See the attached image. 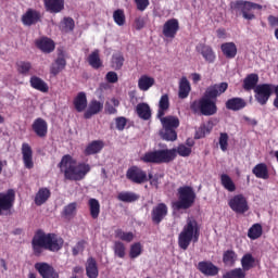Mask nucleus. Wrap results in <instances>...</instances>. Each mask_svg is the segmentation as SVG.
<instances>
[{"label": "nucleus", "mask_w": 278, "mask_h": 278, "mask_svg": "<svg viewBox=\"0 0 278 278\" xmlns=\"http://www.w3.org/2000/svg\"><path fill=\"white\" fill-rule=\"evenodd\" d=\"M227 88H229V84L220 83L211 85L207 87L204 97L200 100H195L190 104V110L193 114H201L202 116H214L218 112V106L216 102L212 99H216L227 92Z\"/></svg>", "instance_id": "nucleus-1"}, {"label": "nucleus", "mask_w": 278, "mask_h": 278, "mask_svg": "<svg viewBox=\"0 0 278 278\" xmlns=\"http://www.w3.org/2000/svg\"><path fill=\"white\" fill-rule=\"evenodd\" d=\"M63 247L64 239L62 237L53 232L47 233L42 229H38L31 239L33 253L36 257H40L45 251L58 253V251H62Z\"/></svg>", "instance_id": "nucleus-2"}, {"label": "nucleus", "mask_w": 278, "mask_h": 278, "mask_svg": "<svg viewBox=\"0 0 278 278\" xmlns=\"http://www.w3.org/2000/svg\"><path fill=\"white\" fill-rule=\"evenodd\" d=\"M177 153L180 157H190L192 148H188L186 144H179L173 149L148 151L140 157V161L143 164H170L177 157Z\"/></svg>", "instance_id": "nucleus-3"}, {"label": "nucleus", "mask_w": 278, "mask_h": 278, "mask_svg": "<svg viewBox=\"0 0 278 278\" xmlns=\"http://www.w3.org/2000/svg\"><path fill=\"white\" fill-rule=\"evenodd\" d=\"M59 168L67 181H81L86 179V175L91 170L90 164L84 162L77 163V160L71 156V154L62 156Z\"/></svg>", "instance_id": "nucleus-4"}, {"label": "nucleus", "mask_w": 278, "mask_h": 278, "mask_svg": "<svg viewBox=\"0 0 278 278\" xmlns=\"http://www.w3.org/2000/svg\"><path fill=\"white\" fill-rule=\"evenodd\" d=\"M201 236V228L195 219H188L187 224L184 226L181 232L178 236V247L182 251H188L190 243L197 244Z\"/></svg>", "instance_id": "nucleus-5"}, {"label": "nucleus", "mask_w": 278, "mask_h": 278, "mask_svg": "<svg viewBox=\"0 0 278 278\" xmlns=\"http://www.w3.org/2000/svg\"><path fill=\"white\" fill-rule=\"evenodd\" d=\"M197 201V193L191 186H182L178 188V200L173 202L172 207L175 212L180 210H190Z\"/></svg>", "instance_id": "nucleus-6"}, {"label": "nucleus", "mask_w": 278, "mask_h": 278, "mask_svg": "<svg viewBox=\"0 0 278 278\" xmlns=\"http://www.w3.org/2000/svg\"><path fill=\"white\" fill-rule=\"evenodd\" d=\"M159 118L163 127L160 130V136L162 140H166V142H175V140H177V129L179 128L180 125L179 117L168 115Z\"/></svg>", "instance_id": "nucleus-7"}, {"label": "nucleus", "mask_w": 278, "mask_h": 278, "mask_svg": "<svg viewBox=\"0 0 278 278\" xmlns=\"http://www.w3.org/2000/svg\"><path fill=\"white\" fill-rule=\"evenodd\" d=\"M232 10H240L245 21H254L255 13L253 10H262V4L247 0H238L231 5Z\"/></svg>", "instance_id": "nucleus-8"}, {"label": "nucleus", "mask_w": 278, "mask_h": 278, "mask_svg": "<svg viewBox=\"0 0 278 278\" xmlns=\"http://www.w3.org/2000/svg\"><path fill=\"white\" fill-rule=\"evenodd\" d=\"M275 90V85L273 84H261L257 85L254 89V99L260 105H266L273 92Z\"/></svg>", "instance_id": "nucleus-9"}, {"label": "nucleus", "mask_w": 278, "mask_h": 278, "mask_svg": "<svg viewBox=\"0 0 278 278\" xmlns=\"http://www.w3.org/2000/svg\"><path fill=\"white\" fill-rule=\"evenodd\" d=\"M14 201H16V191L14 189L0 192V216H3L4 212H10L14 207Z\"/></svg>", "instance_id": "nucleus-10"}, {"label": "nucleus", "mask_w": 278, "mask_h": 278, "mask_svg": "<svg viewBox=\"0 0 278 278\" xmlns=\"http://www.w3.org/2000/svg\"><path fill=\"white\" fill-rule=\"evenodd\" d=\"M126 179H128V181H131V184H137L139 186L142 184H147V170L142 169V167L134 165L127 169Z\"/></svg>", "instance_id": "nucleus-11"}, {"label": "nucleus", "mask_w": 278, "mask_h": 278, "mask_svg": "<svg viewBox=\"0 0 278 278\" xmlns=\"http://www.w3.org/2000/svg\"><path fill=\"white\" fill-rule=\"evenodd\" d=\"M228 205L236 214H245V212H249V202L242 194H237L230 199Z\"/></svg>", "instance_id": "nucleus-12"}, {"label": "nucleus", "mask_w": 278, "mask_h": 278, "mask_svg": "<svg viewBox=\"0 0 278 278\" xmlns=\"http://www.w3.org/2000/svg\"><path fill=\"white\" fill-rule=\"evenodd\" d=\"M167 216L168 206L166 203H159L151 211V220L154 225H160Z\"/></svg>", "instance_id": "nucleus-13"}, {"label": "nucleus", "mask_w": 278, "mask_h": 278, "mask_svg": "<svg viewBox=\"0 0 278 278\" xmlns=\"http://www.w3.org/2000/svg\"><path fill=\"white\" fill-rule=\"evenodd\" d=\"M35 269L42 278H60V274L49 263L39 262L35 264Z\"/></svg>", "instance_id": "nucleus-14"}, {"label": "nucleus", "mask_w": 278, "mask_h": 278, "mask_svg": "<svg viewBox=\"0 0 278 278\" xmlns=\"http://www.w3.org/2000/svg\"><path fill=\"white\" fill-rule=\"evenodd\" d=\"M41 21H42V14L40 13V11L36 9H28L22 15V23L27 27H31V25H37V23H40Z\"/></svg>", "instance_id": "nucleus-15"}, {"label": "nucleus", "mask_w": 278, "mask_h": 278, "mask_svg": "<svg viewBox=\"0 0 278 278\" xmlns=\"http://www.w3.org/2000/svg\"><path fill=\"white\" fill-rule=\"evenodd\" d=\"M31 129L37 138H47V134H49V124L45 118L38 117L33 122Z\"/></svg>", "instance_id": "nucleus-16"}, {"label": "nucleus", "mask_w": 278, "mask_h": 278, "mask_svg": "<svg viewBox=\"0 0 278 278\" xmlns=\"http://www.w3.org/2000/svg\"><path fill=\"white\" fill-rule=\"evenodd\" d=\"M22 160L25 168L28 170L34 168V150L27 142L22 143Z\"/></svg>", "instance_id": "nucleus-17"}, {"label": "nucleus", "mask_w": 278, "mask_h": 278, "mask_svg": "<svg viewBox=\"0 0 278 278\" xmlns=\"http://www.w3.org/2000/svg\"><path fill=\"white\" fill-rule=\"evenodd\" d=\"M195 51L198 53H201L202 58L208 64H214V62L216 61V53L214 52V49L211 48V46H207L205 43H199L195 47Z\"/></svg>", "instance_id": "nucleus-18"}, {"label": "nucleus", "mask_w": 278, "mask_h": 278, "mask_svg": "<svg viewBox=\"0 0 278 278\" xmlns=\"http://www.w3.org/2000/svg\"><path fill=\"white\" fill-rule=\"evenodd\" d=\"M177 31H179V20L177 18L167 20L163 25V36L165 38H175Z\"/></svg>", "instance_id": "nucleus-19"}, {"label": "nucleus", "mask_w": 278, "mask_h": 278, "mask_svg": "<svg viewBox=\"0 0 278 278\" xmlns=\"http://www.w3.org/2000/svg\"><path fill=\"white\" fill-rule=\"evenodd\" d=\"M198 270L205 275V277H216L218 275V267L210 261H201L198 263Z\"/></svg>", "instance_id": "nucleus-20"}, {"label": "nucleus", "mask_w": 278, "mask_h": 278, "mask_svg": "<svg viewBox=\"0 0 278 278\" xmlns=\"http://www.w3.org/2000/svg\"><path fill=\"white\" fill-rule=\"evenodd\" d=\"M35 45L42 53H53L55 51V42L48 37H41L35 41Z\"/></svg>", "instance_id": "nucleus-21"}, {"label": "nucleus", "mask_w": 278, "mask_h": 278, "mask_svg": "<svg viewBox=\"0 0 278 278\" xmlns=\"http://www.w3.org/2000/svg\"><path fill=\"white\" fill-rule=\"evenodd\" d=\"M64 0H43L46 12L49 14H60L64 10Z\"/></svg>", "instance_id": "nucleus-22"}, {"label": "nucleus", "mask_w": 278, "mask_h": 278, "mask_svg": "<svg viewBox=\"0 0 278 278\" xmlns=\"http://www.w3.org/2000/svg\"><path fill=\"white\" fill-rule=\"evenodd\" d=\"M226 110H230L231 112H240V110H244L248 103L247 100L240 97L230 98L225 103Z\"/></svg>", "instance_id": "nucleus-23"}, {"label": "nucleus", "mask_w": 278, "mask_h": 278, "mask_svg": "<svg viewBox=\"0 0 278 278\" xmlns=\"http://www.w3.org/2000/svg\"><path fill=\"white\" fill-rule=\"evenodd\" d=\"M86 275L88 278H99V265L97 260L92 256L87 258Z\"/></svg>", "instance_id": "nucleus-24"}, {"label": "nucleus", "mask_w": 278, "mask_h": 278, "mask_svg": "<svg viewBox=\"0 0 278 278\" xmlns=\"http://www.w3.org/2000/svg\"><path fill=\"white\" fill-rule=\"evenodd\" d=\"M105 147V142L103 140H93L91 141L85 149V155H97V153H101L103 148Z\"/></svg>", "instance_id": "nucleus-25"}, {"label": "nucleus", "mask_w": 278, "mask_h": 278, "mask_svg": "<svg viewBox=\"0 0 278 278\" xmlns=\"http://www.w3.org/2000/svg\"><path fill=\"white\" fill-rule=\"evenodd\" d=\"M103 110V102L98 100H91L89 103L88 110L84 113V118L89 119L94 116V114H99Z\"/></svg>", "instance_id": "nucleus-26"}, {"label": "nucleus", "mask_w": 278, "mask_h": 278, "mask_svg": "<svg viewBox=\"0 0 278 278\" xmlns=\"http://www.w3.org/2000/svg\"><path fill=\"white\" fill-rule=\"evenodd\" d=\"M260 81V76L257 74H249L244 79H243V90L247 92H251V90H255L257 88V84Z\"/></svg>", "instance_id": "nucleus-27"}, {"label": "nucleus", "mask_w": 278, "mask_h": 278, "mask_svg": "<svg viewBox=\"0 0 278 278\" xmlns=\"http://www.w3.org/2000/svg\"><path fill=\"white\" fill-rule=\"evenodd\" d=\"M220 49L227 60H233L238 55V47L235 42H225L220 46Z\"/></svg>", "instance_id": "nucleus-28"}, {"label": "nucleus", "mask_w": 278, "mask_h": 278, "mask_svg": "<svg viewBox=\"0 0 278 278\" xmlns=\"http://www.w3.org/2000/svg\"><path fill=\"white\" fill-rule=\"evenodd\" d=\"M137 116L141 118V121H150L151 119V106L146 102L138 103L136 106Z\"/></svg>", "instance_id": "nucleus-29"}, {"label": "nucleus", "mask_w": 278, "mask_h": 278, "mask_svg": "<svg viewBox=\"0 0 278 278\" xmlns=\"http://www.w3.org/2000/svg\"><path fill=\"white\" fill-rule=\"evenodd\" d=\"M170 109V99L168 94L165 93L161 97L159 101V110H157V118H162V116H166V112Z\"/></svg>", "instance_id": "nucleus-30"}, {"label": "nucleus", "mask_w": 278, "mask_h": 278, "mask_svg": "<svg viewBox=\"0 0 278 278\" xmlns=\"http://www.w3.org/2000/svg\"><path fill=\"white\" fill-rule=\"evenodd\" d=\"M253 175L257 179H269L268 165L266 163H258L252 169Z\"/></svg>", "instance_id": "nucleus-31"}, {"label": "nucleus", "mask_w": 278, "mask_h": 278, "mask_svg": "<svg viewBox=\"0 0 278 278\" xmlns=\"http://www.w3.org/2000/svg\"><path fill=\"white\" fill-rule=\"evenodd\" d=\"M88 207L91 218L97 220V218H99V214H101V203H99V200L90 198L88 200Z\"/></svg>", "instance_id": "nucleus-32"}, {"label": "nucleus", "mask_w": 278, "mask_h": 278, "mask_svg": "<svg viewBox=\"0 0 278 278\" xmlns=\"http://www.w3.org/2000/svg\"><path fill=\"white\" fill-rule=\"evenodd\" d=\"M152 86H155V78L151 76L142 75L138 80V88L142 92H147Z\"/></svg>", "instance_id": "nucleus-33"}, {"label": "nucleus", "mask_w": 278, "mask_h": 278, "mask_svg": "<svg viewBox=\"0 0 278 278\" xmlns=\"http://www.w3.org/2000/svg\"><path fill=\"white\" fill-rule=\"evenodd\" d=\"M65 68H66V59H64V56H59L54 61V63H52L50 67V73L55 77L56 75H60V73H62Z\"/></svg>", "instance_id": "nucleus-34"}, {"label": "nucleus", "mask_w": 278, "mask_h": 278, "mask_svg": "<svg viewBox=\"0 0 278 278\" xmlns=\"http://www.w3.org/2000/svg\"><path fill=\"white\" fill-rule=\"evenodd\" d=\"M50 198L51 190H49L48 188H40L35 195V204L38 206L45 205V202L49 201Z\"/></svg>", "instance_id": "nucleus-35"}, {"label": "nucleus", "mask_w": 278, "mask_h": 278, "mask_svg": "<svg viewBox=\"0 0 278 278\" xmlns=\"http://www.w3.org/2000/svg\"><path fill=\"white\" fill-rule=\"evenodd\" d=\"M74 108L78 112H84L88 108V99L86 98V92H79L74 99Z\"/></svg>", "instance_id": "nucleus-36"}, {"label": "nucleus", "mask_w": 278, "mask_h": 278, "mask_svg": "<svg viewBox=\"0 0 278 278\" xmlns=\"http://www.w3.org/2000/svg\"><path fill=\"white\" fill-rule=\"evenodd\" d=\"M30 86L39 92H49V85L38 76L30 77Z\"/></svg>", "instance_id": "nucleus-37"}, {"label": "nucleus", "mask_w": 278, "mask_h": 278, "mask_svg": "<svg viewBox=\"0 0 278 278\" xmlns=\"http://www.w3.org/2000/svg\"><path fill=\"white\" fill-rule=\"evenodd\" d=\"M241 270L244 273L251 270V268H255V257H253V254L247 253L241 257Z\"/></svg>", "instance_id": "nucleus-38"}, {"label": "nucleus", "mask_w": 278, "mask_h": 278, "mask_svg": "<svg viewBox=\"0 0 278 278\" xmlns=\"http://www.w3.org/2000/svg\"><path fill=\"white\" fill-rule=\"evenodd\" d=\"M190 81H188V78L182 77L179 83V90H178V97L179 99H188V96L190 94Z\"/></svg>", "instance_id": "nucleus-39"}, {"label": "nucleus", "mask_w": 278, "mask_h": 278, "mask_svg": "<svg viewBox=\"0 0 278 278\" xmlns=\"http://www.w3.org/2000/svg\"><path fill=\"white\" fill-rule=\"evenodd\" d=\"M112 249L115 257H118L119 260H125V256L127 255V248L125 247L123 241H114Z\"/></svg>", "instance_id": "nucleus-40"}, {"label": "nucleus", "mask_w": 278, "mask_h": 278, "mask_svg": "<svg viewBox=\"0 0 278 278\" xmlns=\"http://www.w3.org/2000/svg\"><path fill=\"white\" fill-rule=\"evenodd\" d=\"M115 238L117 240H121L119 242H134V238H136V235H134L132 231H125L121 228L115 230Z\"/></svg>", "instance_id": "nucleus-41"}, {"label": "nucleus", "mask_w": 278, "mask_h": 278, "mask_svg": "<svg viewBox=\"0 0 278 278\" xmlns=\"http://www.w3.org/2000/svg\"><path fill=\"white\" fill-rule=\"evenodd\" d=\"M223 262L225 266H236V262H238V254L233 250H227L223 254Z\"/></svg>", "instance_id": "nucleus-42"}, {"label": "nucleus", "mask_w": 278, "mask_h": 278, "mask_svg": "<svg viewBox=\"0 0 278 278\" xmlns=\"http://www.w3.org/2000/svg\"><path fill=\"white\" fill-rule=\"evenodd\" d=\"M61 214L63 218H66V220L75 218V215L77 214V202H72L65 205Z\"/></svg>", "instance_id": "nucleus-43"}, {"label": "nucleus", "mask_w": 278, "mask_h": 278, "mask_svg": "<svg viewBox=\"0 0 278 278\" xmlns=\"http://www.w3.org/2000/svg\"><path fill=\"white\" fill-rule=\"evenodd\" d=\"M117 199L123 203H135V201H138V199H140V195L131 191H122L117 194Z\"/></svg>", "instance_id": "nucleus-44"}, {"label": "nucleus", "mask_w": 278, "mask_h": 278, "mask_svg": "<svg viewBox=\"0 0 278 278\" xmlns=\"http://www.w3.org/2000/svg\"><path fill=\"white\" fill-rule=\"evenodd\" d=\"M220 184L225 190L228 192H236V182L231 179V177L227 174L220 175Z\"/></svg>", "instance_id": "nucleus-45"}, {"label": "nucleus", "mask_w": 278, "mask_h": 278, "mask_svg": "<svg viewBox=\"0 0 278 278\" xmlns=\"http://www.w3.org/2000/svg\"><path fill=\"white\" fill-rule=\"evenodd\" d=\"M262 233H264L262 224H253L248 230V238H250V240H257L262 238Z\"/></svg>", "instance_id": "nucleus-46"}, {"label": "nucleus", "mask_w": 278, "mask_h": 278, "mask_svg": "<svg viewBox=\"0 0 278 278\" xmlns=\"http://www.w3.org/2000/svg\"><path fill=\"white\" fill-rule=\"evenodd\" d=\"M88 63L92 68H101L103 66V62H101V56H99V50H94L88 56Z\"/></svg>", "instance_id": "nucleus-47"}, {"label": "nucleus", "mask_w": 278, "mask_h": 278, "mask_svg": "<svg viewBox=\"0 0 278 278\" xmlns=\"http://www.w3.org/2000/svg\"><path fill=\"white\" fill-rule=\"evenodd\" d=\"M16 67L20 75H24V77H27V75H29V71H31V62L20 61L16 63Z\"/></svg>", "instance_id": "nucleus-48"}, {"label": "nucleus", "mask_w": 278, "mask_h": 278, "mask_svg": "<svg viewBox=\"0 0 278 278\" xmlns=\"http://www.w3.org/2000/svg\"><path fill=\"white\" fill-rule=\"evenodd\" d=\"M142 243L135 242L130 245L129 250V257L130 260H136L137 257H140L142 255Z\"/></svg>", "instance_id": "nucleus-49"}, {"label": "nucleus", "mask_w": 278, "mask_h": 278, "mask_svg": "<svg viewBox=\"0 0 278 278\" xmlns=\"http://www.w3.org/2000/svg\"><path fill=\"white\" fill-rule=\"evenodd\" d=\"M113 21L118 25V27H123L126 23L125 11L123 9H117L113 12Z\"/></svg>", "instance_id": "nucleus-50"}, {"label": "nucleus", "mask_w": 278, "mask_h": 278, "mask_svg": "<svg viewBox=\"0 0 278 278\" xmlns=\"http://www.w3.org/2000/svg\"><path fill=\"white\" fill-rule=\"evenodd\" d=\"M223 278H247V273L242 268L238 267L224 274Z\"/></svg>", "instance_id": "nucleus-51"}, {"label": "nucleus", "mask_w": 278, "mask_h": 278, "mask_svg": "<svg viewBox=\"0 0 278 278\" xmlns=\"http://www.w3.org/2000/svg\"><path fill=\"white\" fill-rule=\"evenodd\" d=\"M61 25L62 31L68 34L70 31H73L75 29V20H73V17H64Z\"/></svg>", "instance_id": "nucleus-52"}, {"label": "nucleus", "mask_w": 278, "mask_h": 278, "mask_svg": "<svg viewBox=\"0 0 278 278\" xmlns=\"http://www.w3.org/2000/svg\"><path fill=\"white\" fill-rule=\"evenodd\" d=\"M125 63V58L123 54H114L112 56V66L115 71H121L123 68V64Z\"/></svg>", "instance_id": "nucleus-53"}, {"label": "nucleus", "mask_w": 278, "mask_h": 278, "mask_svg": "<svg viewBox=\"0 0 278 278\" xmlns=\"http://www.w3.org/2000/svg\"><path fill=\"white\" fill-rule=\"evenodd\" d=\"M219 147L222 151H227V148L229 147V135L227 132H220Z\"/></svg>", "instance_id": "nucleus-54"}, {"label": "nucleus", "mask_w": 278, "mask_h": 278, "mask_svg": "<svg viewBox=\"0 0 278 278\" xmlns=\"http://www.w3.org/2000/svg\"><path fill=\"white\" fill-rule=\"evenodd\" d=\"M85 249H86V241L85 240H80L72 249V255H74V257H77V255H79V253H84Z\"/></svg>", "instance_id": "nucleus-55"}, {"label": "nucleus", "mask_w": 278, "mask_h": 278, "mask_svg": "<svg viewBox=\"0 0 278 278\" xmlns=\"http://www.w3.org/2000/svg\"><path fill=\"white\" fill-rule=\"evenodd\" d=\"M206 134H210V128H207V126H205V125H202L195 131L194 138H195V140H201V138H205Z\"/></svg>", "instance_id": "nucleus-56"}, {"label": "nucleus", "mask_w": 278, "mask_h": 278, "mask_svg": "<svg viewBox=\"0 0 278 278\" xmlns=\"http://www.w3.org/2000/svg\"><path fill=\"white\" fill-rule=\"evenodd\" d=\"M115 125H116V129H118V131H123V129H125V127H127V118H125V117L115 118Z\"/></svg>", "instance_id": "nucleus-57"}, {"label": "nucleus", "mask_w": 278, "mask_h": 278, "mask_svg": "<svg viewBox=\"0 0 278 278\" xmlns=\"http://www.w3.org/2000/svg\"><path fill=\"white\" fill-rule=\"evenodd\" d=\"M135 3L137 5V10H139V12H144V10H147V8H149V0H135Z\"/></svg>", "instance_id": "nucleus-58"}, {"label": "nucleus", "mask_w": 278, "mask_h": 278, "mask_svg": "<svg viewBox=\"0 0 278 278\" xmlns=\"http://www.w3.org/2000/svg\"><path fill=\"white\" fill-rule=\"evenodd\" d=\"M105 79L109 84H116V81H118V74H116V72H109L105 75Z\"/></svg>", "instance_id": "nucleus-59"}, {"label": "nucleus", "mask_w": 278, "mask_h": 278, "mask_svg": "<svg viewBox=\"0 0 278 278\" xmlns=\"http://www.w3.org/2000/svg\"><path fill=\"white\" fill-rule=\"evenodd\" d=\"M144 25H146L144 17L139 16V17L135 18V28L138 31H140V29H144Z\"/></svg>", "instance_id": "nucleus-60"}, {"label": "nucleus", "mask_w": 278, "mask_h": 278, "mask_svg": "<svg viewBox=\"0 0 278 278\" xmlns=\"http://www.w3.org/2000/svg\"><path fill=\"white\" fill-rule=\"evenodd\" d=\"M267 21H268L270 27H278V16L269 15L267 17Z\"/></svg>", "instance_id": "nucleus-61"}, {"label": "nucleus", "mask_w": 278, "mask_h": 278, "mask_svg": "<svg viewBox=\"0 0 278 278\" xmlns=\"http://www.w3.org/2000/svg\"><path fill=\"white\" fill-rule=\"evenodd\" d=\"M105 112L106 114H116V112H118V110H116V108L110 103H105Z\"/></svg>", "instance_id": "nucleus-62"}, {"label": "nucleus", "mask_w": 278, "mask_h": 278, "mask_svg": "<svg viewBox=\"0 0 278 278\" xmlns=\"http://www.w3.org/2000/svg\"><path fill=\"white\" fill-rule=\"evenodd\" d=\"M217 34V38L225 40V38H227V30L225 28H218L216 30Z\"/></svg>", "instance_id": "nucleus-63"}, {"label": "nucleus", "mask_w": 278, "mask_h": 278, "mask_svg": "<svg viewBox=\"0 0 278 278\" xmlns=\"http://www.w3.org/2000/svg\"><path fill=\"white\" fill-rule=\"evenodd\" d=\"M150 186H153L154 188H157L160 186V178L157 176H154L150 180Z\"/></svg>", "instance_id": "nucleus-64"}]
</instances>
